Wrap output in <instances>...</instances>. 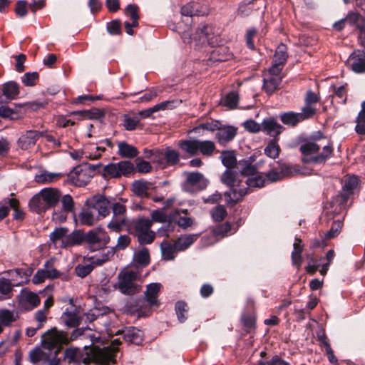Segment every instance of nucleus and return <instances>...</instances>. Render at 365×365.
<instances>
[{"label":"nucleus","mask_w":365,"mask_h":365,"mask_svg":"<svg viewBox=\"0 0 365 365\" xmlns=\"http://www.w3.org/2000/svg\"><path fill=\"white\" fill-rule=\"evenodd\" d=\"M253 162L252 158L240 160L237 165L239 173L226 170L221 175V182L231 188V191L226 192L225 195L229 196L234 202L241 200L250 188L262 187L265 185L266 178L262 173H257Z\"/></svg>","instance_id":"nucleus-1"},{"label":"nucleus","mask_w":365,"mask_h":365,"mask_svg":"<svg viewBox=\"0 0 365 365\" xmlns=\"http://www.w3.org/2000/svg\"><path fill=\"white\" fill-rule=\"evenodd\" d=\"M300 151L304 163L322 164L331 158L333 145L329 138L319 133L302 143L300 145Z\"/></svg>","instance_id":"nucleus-2"},{"label":"nucleus","mask_w":365,"mask_h":365,"mask_svg":"<svg viewBox=\"0 0 365 365\" xmlns=\"http://www.w3.org/2000/svg\"><path fill=\"white\" fill-rule=\"evenodd\" d=\"M61 196V192L57 189L43 188L30 200L29 208L36 213L43 212L56 206L59 202Z\"/></svg>","instance_id":"nucleus-3"},{"label":"nucleus","mask_w":365,"mask_h":365,"mask_svg":"<svg viewBox=\"0 0 365 365\" xmlns=\"http://www.w3.org/2000/svg\"><path fill=\"white\" fill-rule=\"evenodd\" d=\"M120 344L118 339H115L110 346L99 348L93 346L91 349V359L101 365H110L116 363L118 346Z\"/></svg>","instance_id":"nucleus-4"},{"label":"nucleus","mask_w":365,"mask_h":365,"mask_svg":"<svg viewBox=\"0 0 365 365\" xmlns=\"http://www.w3.org/2000/svg\"><path fill=\"white\" fill-rule=\"evenodd\" d=\"M179 148L190 155H195L201 153L203 155L209 156L215 150V145L211 140H200L197 139H190L178 142Z\"/></svg>","instance_id":"nucleus-5"},{"label":"nucleus","mask_w":365,"mask_h":365,"mask_svg":"<svg viewBox=\"0 0 365 365\" xmlns=\"http://www.w3.org/2000/svg\"><path fill=\"white\" fill-rule=\"evenodd\" d=\"M118 288L124 294L133 295L139 292L140 286L136 284L139 274L136 271L125 269L118 274Z\"/></svg>","instance_id":"nucleus-6"},{"label":"nucleus","mask_w":365,"mask_h":365,"mask_svg":"<svg viewBox=\"0 0 365 365\" xmlns=\"http://www.w3.org/2000/svg\"><path fill=\"white\" fill-rule=\"evenodd\" d=\"M281 69L277 67H270L263 73L262 89L268 94H272L279 87L282 80Z\"/></svg>","instance_id":"nucleus-7"},{"label":"nucleus","mask_w":365,"mask_h":365,"mask_svg":"<svg viewBox=\"0 0 365 365\" xmlns=\"http://www.w3.org/2000/svg\"><path fill=\"white\" fill-rule=\"evenodd\" d=\"M85 206H89L99 215L100 218H104L110 213V202L103 195H96L86 200Z\"/></svg>","instance_id":"nucleus-8"},{"label":"nucleus","mask_w":365,"mask_h":365,"mask_svg":"<svg viewBox=\"0 0 365 365\" xmlns=\"http://www.w3.org/2000/svg\"><path fill=\"white\" fill-rule=\"evenodd\" d=\"M70 341H72L71 336L68 338L65 332L58 331L55 327L48 330L42 336V343L48 349L68 344Z\"/></svg>","instance_id":"nucleus-9"},{"label":"nucleus","mask_w":365,"mask_h":365,"mask_svg":"<svg viewBox=\"0 0 365 365\" xmlns=\"http://www.w3.org/2000/svg\"><path fill=\"white\" fill-rule=\"evenodd\" d=\"M85 242L93 249H97L108 243L109 236L102 228L98 227L85 234Z\"/></svg>","instance_id":"nucleus-10"},{"label":"nucleus","mask_w":365,"mask_h":365,"mask_svg":"<svg viewBox=\"0 0 365 365\" xmlns=\"http://www.w3.org/2000/svg\"><path fill=\"white\" fill-rule=\"evenodd\" d=\"M207 180L204 175L199 172L186 173V182L185 187L188 191H197L202 190L207 185Z\"/></svg>","instance_id":"nucleus-11"},{"label":"nucleus","mask_w":365,"mask_h":365,"mask_svg":"<svg viewBox=\"0 0 365 365\" xmlns=\"http://www.w3.org/2000/svg\"><path fill=\"white\" fill-rule=\"evenodd\" d=\"M346 65L356 73L365 72V52L360 50L354 51L347 59Z\"/></svg>","instance_id":"nucleus-12"},{"label":"nucleus","mask_w":365,"mask_h":365,"mask_svg":"<svg viewBox=\"0 0 365 365\" xmlns=\"http://www.w3.org/2000/svg\"><path fill=\"white\" fill-rule=\"evenodd\" d=\"M44 134H46V131H38L35 130H26L19 137L18 145L19 148L23 150L31 148L35 145L38 139L40 137H43Z\"/></svg>","instance_id":"nucleus-13"},{"label":"nucleus","mask_w":365,"mask_h":365,"mask_svg":"<svg viewBox=\"0 0 365 365\" xmlns=\"http://www.w3.org/2000/svg\"><path fill=\"white\" fill-rule=\"evenodd\" d=\"M101 220L99 215L96 214L89 206H85L79 212L76 221L81 225L93 226Z\"/></svg>","instance_id":"nucleus-14"},{"label":"nucleus","mask_w":365,"mask_h":365,"mask_svg":"<svg viewBox=\"0 0 365 365\" xmlns=\"http://www.w3.org/2000/svg\"><path fill=\"white\" fill-rule=\"evenodd\" d=\"M40 303V299L37 294L28 291L22 290L19 296V306L26 309H32L37 307Z\"/></svg>","instance_id":"nucleus-15"},{"label":"nucleus","mask_w":365,"mask_h":365,"mask_svg":"<svg viewBox=\"0 0 365 365\" xmlns=\"http://www.w3.org/2000/svg\"><path fill=\"white\" fill-rule=\"evenodd\" d=\"M359 185V178L355 176H346L343 180V190L341 195V204L345 203L349 196L353 195L357 189Z\"/></svg>","instance_id":"nucleus-16"},{"label":"nucleus","mask_w":365,"mask_h":365,"mask_svg":"<svg viewBox=\"0 0 365 365\" xmlns=\"http://www.w3.org/2000/svg\"><path fill=\"white\" fill-rule=\"evenodd\" d=\"M62 211L60 213L53 212V219L59 222H63L66 220V214L71 212L74 210V202L70 195H65L61 198Z\"/></svg>","instance_id":"nucleus-17"},{"label":"nucleus","mask_w":365,"mask_h":365,"mask_svg":"<svg viewBox=\"0 0 365 365\" xmlns=\"http://www.w3.org/2000/svg\"><path fill=\"white\" fill-rule=\"evenodd\" d=\"M61 319L66 327H76L80 324L79 311L73 304H71V306L63 313Z\"/></svg>","instance_id":"nucleus-18"},{"label":"nucleus","mask_w":365,"mask_h":365,"mask_svg":"<svg viewBox=\"0 0 365 365\" xmlns=\"http://www.w3.org/2000/svg\"><path fill=\"white\" fill-rule=\"evenodd\" d=\"M139 8L135 4H128L125 11V14L126 16L129 17L132 22L125 21L124 23L125 28L126 30V33L128 35H133V31L132 29L133 27H137L138 26V14Z\"/></svg>","instance_id":"nucleus-19"},{"label":"nucleus","mask_w":365,"mask_h":365,"mask_svg":"<svg viewBox=\"0 0 365 365\" xmlns=\"http://www.w3.org/2000/svg\"><path fill=\"white\" fill-rule=\"evenodd\" d=\"M160 283H150L147 285L144 293V299L150 306H158V293L160 290Z\"/></svg>","instance_id":"nucleus-20"},{"label":"nucleus","mask_w":365,"mask_h":365,"mask_svg":"<svg viewBox=\"0 0 365 365\" xmlns=\"http://www.w3.org/2000/svg\"><path fill=\"white\" fill-rule=\"evenodd\" d=\"M222 163L227 168V170H231L235 173H239L235 153L232 150L222 151L220 155Z\"/></svg>","instance_id":"nucleus-21"},{"label":"nucleus","mask_w":365,"mask_h":365,"mask_svg":"<svg viewBox=\"0 0 365 365\" xmlns=\"http://www.w3.org/2000/svg\"><path fill=\"white\" fill-rule=\"evenodd\" d=\"M283 129L284 128L272 118L264 119L262 123V130L272 137L279 135Z\"/></svg>","instance_id":"nucleus-22"},{"label":"nucleus","mask_w":365,"mask_h":365,"mask_svg":"<svg viewBox=\"0 0 365 365\" xmlns=\"http://www.w3.org/2000/svg\"><path fill=\"white\" fill-rule=\"evenodd\" d=\"M123 339L128 343L140 344L143 341V332L135 327H128L122 330Z\"/></svg>","instance_id":"nucleus-23"},{"label":"nucleus","mask_w":365,"mask_h":365,"mask_svg":"<svg viewBox=\"0 0 365 365\" xmlns=\"http://www.w3.org/2000/svg\"><path fill=\"white\" fill-rule=\"evenodd\" d=\"M78 337L89 338L91 344L88 346L98 343L101 340L99 334L96 335L95 334H93L92 330L88 327L76 329L72 331L71 334V340H75ZM87 346L88 345H85V347Z\"/></svg>","instance_id":"nucleus-24"},{"label":"nucleus","mask_w":365,"mask_h":365,"mask_svg":"<svg viewBox=\"0 0 365 365\" xmlns=\"http://www.w3.org/2000/svg\"><path fill=\"white\" fill-rule=\"evenodd\" d=\"M287 48L286 45L283 43L279 44L276 49L273 63L271 67H277L278 68L282 70L283 66L287 61Z\"/></svg>","instance_id":"nucleus-25"},{"label":"nucleus","mask_w":365,"mask_h":365,"mask_svg":"<svg viewBox=\"0 0 365 365\" xmlns=\"http://www.w3.org/2000/svg\"><path fill=\"white\" fill-rule=\"evenodd\" d=\"M304 245L302 244V240L296 237L293 245V251L292 252L291 258L292 264L297 267V269H299L302 265V253Z\"/></svg>","instance_id":"nucleus-26"},{"label":"nucleus","mask_w":365,"mask_h":365,"mask_svg":"<svg viewBox=\"0 0 365 365\" xmlns=\"http://www.w3.org/2000/svg\"><path fill=\"white\" fill-rule=\"evenodd\" d=\"M200 236V234H189L181 235L174 242L177 250L179 252L187 250L191 245L193 244Z\"/></svg>","instance_id":"nucleus-27"},{"label":"nucleus","mask_w":365,"mask_h":365,"mask_svg":"<svg viewBox=\"0 0 365 365\" xmlns=\"http://www.w3.org/2000/svg\"><path fill=\"white\" fill-rule=\"evenodd\" d=\"M207 14L208 9L207 8L200 10L198 5L195 3H188L181 8L182 16L187 19H190L194 15L204 16Z\"/></svg>","instance_id":"nucleus-28"},{"label":"nucleus","mask_w":365,"mask_h":365,"mask_svg":"<svg viewBox=\"0 0 365 365\" xmlns=\"http://www.w3.org/2000/svg\"><path fill=\"white\" fill-rule=\"evenodd\" d=\"M62 176L63 174L61 173H50L42 170L34 176V180L40 184L51 183L60 179Z\"/></svg>","instance_id":"nucleus-29"},{"label":"nucleus","mask_w":365,"mask_h":365,"mask_svg":"<svg viewBox=\"0 0 365 365\" xmlns=\"http://www.w3.org/2000/svg\"><path fill=\"white\" fill-rule=\"evenodd\" d=\"M118 153L123 158H133L138 156L139 153L138 149L135 146L130 145L125 141L118 143Z\"/></svg>","instance_id":"nucleus-30"},{"label":"nucleus","mask_w":365,"mask_h":365,"mask_svg":"<svg viewBox=\"0 0 365 365\" xmlns=\"http://www.w3.org/2000/svg\"><path fill=\"white\" fill-rule=\"evenodd\" d=\"M64 359L68 363L79 364L81 361L87 362V358H82L81 351L79 348H67L64 351Z\"/></svg>","instance_id":"nucleus-31"},{"label":"nucleus","mask_w":365,"mask_h":365,"mask_svg":"<svg viewBox=\"0 0 365 365\" xmlns=\"http://www.w3.org/2000/svg\"><path fill=\"white\" fill-rule=\"evenodd\" d=\"M140 122V116L137 113L125 114L123 116V126L128 131L135 130Z\"/></svg>","instance_id":"nucleus-32"},{"label":"nucleus","mask_w":365,"mask_h":365,"mask_svg":"<svg viewBox=\"0 0 365 365\" xmlns=\"http://www.w3.org/2000/svg\"><path fill=\"white\" fill-rule=\"evenodd\" d=\"M236 134V129L234 127L230 126L218 129L216 133V137L218 140V142L220 144L224 145L232 140Z\"/></svg>","instance_id":"nucleus-33"},{"label":"nucleus","mask_w":365,"mask_h":365,"mask_svg":"<svg viewBox=\"0 0 365 365\" xmlns=\"http://www.w3.org/2000/svg\"><path fill=\"white\" fill-rule=\"evenodd\" d=\"M150 183L143 180H135L132 183L133 193L140 197H148Z\"/></svg>","instance_id":"nucleus-34"},{"label":"nucleus","mask_w":365,"mask_h":365,"mask_svg":"<svg viewBox=\"0 0 365 365\" xmlns=\"http://www.w3.org/2000/svg\"><path fill=\"white\" fill-rule=\"evenodd\" d=\"M83 241L85 235L81 231H75L66 237V241H63L62 247L81 245Z\"/></svg>","instance_id":"nucleus-35"},{"label":"nucleus","mask_w":365,"mask_h":365,"mask_svg":"<svg viewBox=\"0 0 365 365\" xmlns=\"http://www.w3.org/2000/svg\"><path fill=\"white\" fill-rule=\"evenodd\" d=\"M239 103V95L237 92L232 91L225 95L221 100L223 106L228 109H235Z\"/></svg>","instance_id":"nucleus-36"},{"label":"nucleus","mask_w":365,"mask_h":365,"mask_svg":"<svg viewBox=\"0 0 365 365\" xmlns=\"http://www.w3.org/2000/svg\"><path fill=\"white\" fill-rule=\"evenodd\" d=\"M18 318V313L6 309H0V323L8 327Z\"/></svg>","instance_id":"nucleus-37"},{"label":"nucleus","mask_w":365,"mask_h":365,"mask_svg":"<svg viewBox=\"0 0 365 365\" xmlns=\"http://www.w3.org/2000/svg\"><path fill=\"white\" fill-rule=\"evenodd\" d=\"M2 91L8 99H15L19 94V85L14 81L7 82L4 84Z\"/></svg>","instance_id":"nucleus-38"},{"label":"nucleus","mask_w":365,"mask_h":365,"mask_svg":"<svg viewBox=\"0 0 365 365\" xmlns=\"http://www.w3.org/2000/svg\"><path fill=\"white\" fill-rule=\"evenodd\" d=\"M160 247L163 258L166 260H173L175 257V254L178 252L175 243L171 245L168 242H163L161 243Z\"/></svg>","instance_id":"nucleus-39"},{"label":"nucleus","mask_w":365,"mask_h":365,"mask_svg":"<svg viewBox=\"0 0 365 365\" xmlns=\"http://www.w3.org/2000/svg\"><path fill=\"white\" fill-rule=\"evenodd\" d=\"M280 120L284 124L287 125L294 126L298 123L302 121L301 115L298 113L292 111L283 113L280 115Z\"/></svg>","instance_id":"nucleus-40"},{"label":"nucleus","mask_w":365,"mask_h":365,"mask_svg":"<svg viewBox=\"0 0 365 365\" xmlns=\"http://www.w3.org/2000/svg\"><path fill=\"white\" fill-rule=\"evenodd\" d=\"M170 101H164L159 104H156L152 108H149L145 110H143L137 113L139 116H140V120L143 118H146L152 115L153 113L159 111L160 110H165L169 104L172 103Z\"/></svg>","instance_id":"nucleus-41"},{"label":"nucleus","mask_w":365,"mask_h":365,"mask_svg":"<svg viewBox=\"0 0 365 365\" xmlns=\"http://www.w3.org/2000/svg\"><path fill=\"white\" fill-rule=\"evenodd\" d=\"M68 230L65 227L56 228L50 234V240L55 245L58 241H61V247H62L63 241H66L68 236Z\"/></svg>","instance_id":"nucleus-42"},{"label":"nucleus","mask_w":365,"mask_h":365,"mask_svg":"<svg viewBox=\"0 0 365 365\" xmlns=\"http://www.w3.org/2000/svg\"><path fill=\"white\" fill-rule=\"evenodd\" d=\"M292 166H284L282 168L281 172L272 171L267 174V178L269 181L274 182L282 179L284 176L289 175L292 172Z\"/></svg>","instance_id":"nucleus-43"},{"label":"nucleus","mask_w":365,"mask_h":365,"mask_svg":"<svg viewBox=\"0 0 365 365\" xmlns=\"http://www.w3.org/2000/svg\"><path fill=\"white\" fill-rule=\"evenodd\" d=\"M152 227V220L148 218L138 219L134 225L135 235L146 232L150 230Z\"/></svg>","instance_id":"nucleus-44"},{"label":"nucleus","mask_w":365,"mask_h":365,"mask_svg":"<svg viewBox=\"0 0 365 365\" xmlns=\"http://www.w3.org/2000/svg\"><path fill=\"white\" fill-rule=\"evenodd\" d=\"M0 116L9 120H19L22 118V115L19 113L7 106H0Z\"/></svg>","instance_id":"nucleus-45"},{"label":"nucleus","mask_w":365,"mask_h":365,"mask_svg":"<svg viewBox=\"0 0 365 365\" xmlns=\"http://www.w3.org/2000/svg\"><path fill=\"white\" fill-rule=\"evenodd\" d=\"M280 148L275 140H270L264 148L265 155L272 159L278 158Z\"/></svg>","instance_id":"nucleus-46"},{"label":"nucleus","mask_w":365,"mask_h":365,"mask_svg":"<svg viewBox=\"0 0 365 365\" xmlns=\"http://www.w3.org/2000/svg\"><path fill=\"white\" fill-rule=\"evenodd\" d=\"M134 260L141 266H147L150 262L149 251L147 248H143L134 255Z\"/></svg>","instance_id":"nucleus-47"},{"label":"nucleus","mask_w":365,"mask_h":365,"mask_svg":"<svg viewBox=\"0 0 365 365\" xmlns=\"http://www.w3.org/2000/svg\"><path fill=\"white\" fill-rule=\"evenodd\" d=\"M116 164L120 177L122 175L128 176L134 171V165L130 161L123 160Z\"/></svg>","instance_id":"nucleus-48"},{"label":"nucleus","mask_w":365,"mask_h":365,"mask_svg":"<svg viewBox=\"0 0 365 365\" xmlns=\"http://www.w3.org/2000/svg\"><path fill=\"white\" fill-rule=\"evenodd\" d=\"M43 270L46 275L47 279H56L60 277L62 274L53 267V262L51 260L47 261L43 265Z\"/></svg>","instance_id":"nucleus-49"},{"label":"nucleus","mask_w":365,"mask_h":365,"mask_svg":"<svg viewBox=\"0 0 365 365\" xmlns=\"http://www.w3.org/2000/svg\"><path fill=\"white\" fill-rule=\"evenodd\" d=\"M211 31L212 28L208 25L200 26L196 31V36L199 37L198 41L202 43L209 42V35Z\"/></svg>","instance_id":"nucleus-50"},{"label":"nucleus","mask_w":365,"mask_h":365,"mask_svg":"<svg viewBox=\"0 0 365 365\" xmlns=\"http://www.w3.org/2000/svg\"><path fill=\"white\" fill-rule=\"evenodd\" d=\"M343 223L340 220L334 221L329 231L325 234L326 240H331L336 237L341 232Z\"/></svg>","instance_id":"nucleus-51"},{"label":"nucleus","mask_w":365,"mask_h":365,"mask_svg":"<svg viewBox=\"0 0 365 365\" xmlns=\"http://www.w3.org/2000/svg\"><path fill=\"white\" fill-rule=\"evenodd\" d=\"M187 304L182 301H178L175 304V312L178 320L180 322H184L186 319L185 313L187 312Z\"/></svg>","instance_id":"nucleus-52"},{"label":"nucleus","mask_w":365,"mask_h":365,"mask_svg":"<svg viewBox=\"0 0 365 365\" xmlns=\"http://www.w3.org/2000/svg\"><path fill=\"white\" fill-rule=\"evenodd\" d=\"M164 153L168 166L174 165L179 162L180 155L177 151L168 148Z\"/></svg>","instance_id":"nucleus-53"},{"label":"nucleus","mask_w":365,"mask_h":365,"mask_svg":"<svg viewBox=\"0 0 365 365\" xmlns=\"http://www.w3.org/2000/svg\"><path fill=\"white\" fill-rule=\"evenodd\" d=\"M231 231V225L229 222H225L216 226L213 230L215 237H224Z\"/></svg>","instance_id":"nucleus-54"},{"label":"nucleus","mask_w":365,"mask_h":365,"mask_svg":"<svg viewBox=\"0 0 365 365\" xmlns=\"http://www.w3.org/2000/svg\"><path fill=\"white\" fill-rule=\"evenodd\" d=\"M93 269V264H91V263L80 264H78L75 268L76 274L81 278L86 277L92 272Z\"/></svg>","instance_id":"nucleus-55"},{"label":"nucleus","mask_w":365,"mask_h":365,"mask_svg":"<svg viewBox=\"0 0 365 365\" xmlns=\"http://www.w3.org/2000/svg\"><path fill=\"white\" fill-rule=\"evenodd\" d=\"M212 219L215 221H221L227 215V211L223 205L215 207L210 212Z\"/></svg>","instance_id":"nucleus-56"},{"label":"nucleus","mask_w":365,"mask_h":365,"mask_svg":"<svg viewBox=\"0 0 365 365\" xmlns=\"http://www.w3.org/2000/svg\"><path fill=\"white\" fill-rule=\"evenodd\" d=\"M5 204H8L9 205V209L13 208L14 210V217L16 220H21L23 219L24 212L21 210H18L19 201L16 199H6L5 200Z\"/></svg>","instance_id":"nucleus-57"},{"label":"nucleus","mask_w":365,"mask_h":365,"mask_svg":"<svg viewBox=\"0 0 365 365\" xmlns=\"http://www.w3.org/2000/svg\"><path fill=\"white\" fill-rule=\"evenodd\" d=\"M136 236L138 237V242L140 245H145L150 244L153 241L155 233L150 230L146 232L138 234Z\"/></svg>","instance_id":"nucleus-58"},{"label":"nucleus","mask_w":365,"mask_h":365,"mask_svg":"<svg viewBox=\"0 0 365 365\" xmlns=\"http://www.w3.org/2000/svg\"><path fill=\"white\" fill-rule=\"evenodd\" d=\"M125 224V217H113L111 221L108 224V227L115 232H120Z\"/></svg>","instance_id":"nucleus-59"},{"label":"nucleus","mask_w":365,"mask_h":365,"mask_svg":"<svg viewBox=\"0 0 365 365\" xmlns=\"http://www.w3.org/2000/svg\"><path fill=\"white\" fill-rule=\"evenodd\" d=\"M38 78V73L37 72H28L22 77V82L26 86H34Z\"/></svg>","instance_id":"nucleus-60"},{"label":"nucleus","mask_w":365,"mask_h":365,"mask_svg":"<svg viewBox=\"0 0 365 365\" xmlns=\"http://www.w3.org/2000/svg\"><path fill=\"white\" fill-rule=\"evenodd\" d=\"M243 126L250 133H257L262 130V124H259L254 120H247L243 123Z\"/></svg>","instance_id":"nucleus-61"},{"label":"nucleus","mask_w":365,"mask_h":365,"mask_svg":"<svg viewBox=\"0 0 365 365\" xmlns=\"http://www.w3.org/2000/svg\"><path fill=\"white\" fill-rule=\"evenodd\" d=\"M103 171L106 175L110 178H120L118 169L116 163H110L104 167Z\"/></svg>","instance_id":"nucleus-62"},{"label":"nucleus","mask_w":365,"mask_h":365,"mask_svg":"<svg viewBox=\"0 0 365 365\" xmlns=\"http://www.w3.org/2000/svg\"><path fill=\"white\" fill-rule=\"evenodd\" d=\"M150 220H152V222L153 221L158 222H165L168 220V215L164 211L156 210L151 212Z\"/></svg>","instance_id":"nucleus-63"},{"label":"nucleus","mask_w":365,"mask_h":365,"mask_svg":"<svg viewBox=\"0 0 365 365\" xmlns=\"http://www.w3.org/2000/svg\"><path fill=\"white\" fill-rule=\"evenodd\" d=\"M111 207L113 217H124V214L126 211V207L124 205L120 202H115L112 205Z\"/></svg>","instance_id":"nucleus-64"}]
</instances>
